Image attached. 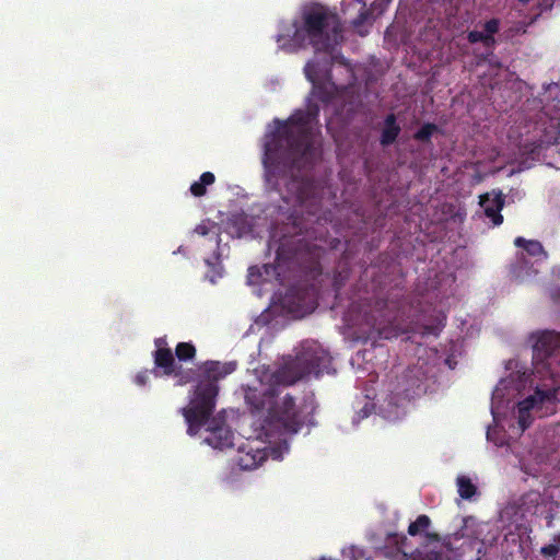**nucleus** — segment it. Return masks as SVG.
I'll use <instances>...</instances> for the list:
<instances>
[{
  "label": "nucleus",
  "mask_w": 560,
  "mask_h": 560,
  "mask_svg": "<svg viewBox=\"0 0 560 560\" xmlns=\"http://www.w3.org/2000/svg\"><path fill=\"white\" fill-rule=\"evenodd\" d=\"M218 393L214 385H207L205 388H199L196 398L191 401L190 407L185 412L188 422L200 423L212 411L213 399Z\"/></svg>",
  "instance_id": "1"
},
{
  "label": "nucleus",
  "mask_w": 560,
  "mask_h": 560,
  "mask_svg": "<svg viewBox=\"0 0 560 560\" xmlns=\"http://www.w3.org/2000/svg\"><path fill=\"white\" fill-rule=\"evenodd\" d=\"M305 23L308 32H336L338 21L334 14L326 12L320 8L313 9L306 14Z\"/></svg>",
  "instance_id": "2"
},
{
  "label": "nucleus",
  "mask_w": 560,
  "mask_h": 560,
  "mask_svg": "<svg viewBox=\"0 0 560 560\" xmlns=\"http://www.w3.org/2000/svg\"><path fill=\"white\" fill-rule=\"evenodd\" d=\"M555 399V392H536L533 396L521 401L517 406L518 424L522 430H525L530 423L529 411L542 405L546 400L551 401Z\"/></svg>",
  "instance_id": "3"
},
{
  "label": "nucleus",
  "mask_w": 560,
  "mask_h": 560,
  "mask_svg": "<svg viewBox=\"0 0 560 560\" xmlns=\"http://www.w3.org/2000/svg\"><path fill=\"white\" fill-rule=\"evenodd\" d=\"M480 206L485 209V213L490 218L494 225L502 223L503 218L500 211L503 207V197L501 192H489L480 197Z\"/></svg>",
  "instance_id": "4"
},
{
  "label": "nucleus",
  "mask_w": 560,
  "mask_h": 560,
  "mask_svg": "<svg viewBox=\"0 0 560 560\" xmlns=\"http://www.w3.org/2000/svg\"><path fill=\"white\" fill-rule=\"evenodd\" d=\"M399 133V127L395 124L394 116H388L385 121V126L382 133V143H392Z\"/></svg>",
  "instance_id": "5"
},
{
  "label": "nucleus",
  "mask_w": 560,
  "mask_h": 560,
  "mask_svg": "<svg viewBox=\"0 0 560 560\" xmlns=\"http://www.w3.org/2000/svg\"><path fill=\"white\" fill-rule=\"evenodd\" d=\"M515 245L516 246H524L525 249L533 256H538V255H544V249H542V246L538 243V242H535V241H526L522 237H518L515 240Z\"/></svg>",
  "instance_id": "6"
},
{
  "label": "nucleus",
  "mask_w": 560,
  "mask_h": 560,
  "mask_svg": "<svg viewBox=\"0 0 560 560\" xmlns=\"http://www.w3.org/2000/svg\"><path fill=\"white\" fill-rule=\"evenodd\" d=\"M430 518L427 515H420L413 523L408 527V533L411 536L419 534L421 530L427 529L430 526Z\"/></svg>",
  "instance_id": "7"
},
{
  "label": "nucleus",
  "mask_w": 560,
  "mask_h": 560,
  "mask_svg": "<svg viewBox=\"0 0 560 560\" xmlns=\"http://www.w3.org/2000/svg\"><path fill=\"white\" fill-rule=\"evenodd\" d=\"M457 485L462 498L468 499L475 493V487L469 479L459 477L457 479Z\"/></svg>",
  "instance_id": "8"
},
{
  "label": "nucleus",
  "mask_w": 560,
  "mask_h": 560,
  "mask_svg": "<svg viewBox=\"0 0 560 560\" xmlns=\"http://www.w3.org/2000/svg\"><path fill=\"white\" fill-rule=\"evenodd\" d=\"M155 362L159 366L168 369L173 362V354L167 349H159L155 354Z\"/></svg>",
  "instance_id": "9"
},
{
  "label": "nucleus",
  "mask_w": 560,
  "mask_h": 560,
  "mask_svg": "<svg viewBox=\"0 0 560 560\" xmlns=\"http://www.w3.org/2000/svg\"><path fill=\"white\" fill-rule=\"evenodd\" d=\"M195 352V348L190 343H179L176 348V354L182 360L191 359Z\"/></svg>",
  "instance_id": "10"
},
{
  "label": "nucleus",
  "mask_w": 560,
  "mask_h": 560,
  "mask_svg": "<svg viewBox=\"0 0 560 560\" xmlns=\"http://www.w3.org/2000/svg\"><path fill=\"white\" fill-rule=\"evenodd\" d=\"M468 38L471 43L482 40V42H485L486 45H490L494 42L492 36H486L483 33L476 32V31L470 32L468 35Z\"/></svg>",
  "instance_id": "11"
},
{
  "label": "nucleus",
  "mask_w": 560,
  "mask_h": 560,
  "mask_svg": "<svg viewBox=\"0 0 560 560\" xmlns=\"http://www.w3.org/2000/svg\"><path fill=\"white\" fill-rule=\"evenodd\" d=\"M433 130H434L433 126L427 125L421 130H419L417 132L416 137L418 139H420V140H424V139L429 138L432 135Z\"/></svg>",
  "instance_id": "12"
},
{
  "label": "nucleus",
  "mask_w": 560,
  "mask_h": 560,
  "mask_svg": "<svg viewBox=\"0 0 560 560\" xmlns=\"http://www.w3.org/2000/svg\"><path fill=\"white\" fill-rule=\"evenodd\" d=\"M485 27L488 33L486 36H491L493 33H495L498 31L499 23L497 20H491L486 23Z\"/></svg>",
  "instance_id": "13"
},
{
  "label": "nucleus",
  "mask_w": 560,
  "mask_h": 560,
  "mask_svg": "<svg viewBox=\"0 0 560 560\" xmlns=\"http://www.w3.org/2000/svg\"><path fill=\"white\" fill-rule=\"evenodd\" d=\"M190 190L197 197L202 196L206 191L205 185L201 182L194 183L190 187Z\"/></svg>",
  "instance_id": "14"
},
{
  "label": "nucleus",
  "mask_w": 560,
  "mask_h": 560,
  "mask_svg": "<svg viewBox=\"0 0 560 560\" xmlns=\"http://www.w3.org/2000/svg\"><path fill=\"white\" fill-rule=\"evenodd\" d=\"M200 182L207 186L211 185L214 182V175L212 173H205L200 177Z\"/></svg>",
  "instance_id": "15"
},
{
  "label": "nucleus",
  "mask_w": 560,
  "mask_h": 560,
  "mask_svg": "<svg viewBox=\"0 0 560 560\" xmlns=\"http://www.w3.org/2000/svg\"><path fill=\"white\" fill-rule=\"evenodd\" d=\"M542 551L547 555H552L555 552L553 547L544 548Z\"/></svg>",
  "instance_id": "16"
},
{
  "label": "nucleus",
  "mask_w": 560,
  "mask_h": 560,
  "mask_svg": "<svg viewBox=\"0 0 560 560\" xmlns=\"http://www.w3.org/2000/svg\"><path fill=\"white\" fill-rule=\"evenodd\" d=\"M427 537L430 539V540H438L439 539V536L436 534H428Z\"/></svg>",
  "instance_id": "17"
},
{
  "label": "nucleus",
  "mask_w": 560,
  "mask_h": 560,
  "mask_svg": "<svg viewBox=\"0 0 560 560\" xmlns=\"http://www.w3.org/2000/svg\"><path fill=\"white\" fill-rule=\"evenodd\" d=\"M217 368H218V363H211V364L209 365V370H210V371H213V370H215Z\"/></svg>",
  "instance_id": "18"
}]
</instances>
